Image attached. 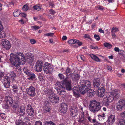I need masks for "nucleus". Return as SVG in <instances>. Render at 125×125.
I'll use <instances>...</instances> for the list:
<instances>
[{"instance_id": "obj_1", "label": "nucleus", "mask_w": 125, "mask_h": 125, "mask_svg": "<svg viewBox=\"0 0 125 125\" xmlns=\"http://www.w3.org/2000/svg\"><path fill=\"white\" fill-rule=\"evenodd\" d=\"M10 60L11 63L15 67H18L21 64V61L25 63V59L23 54L21 52H17L15 54L11 53Z\"/></svg>"}, {"instance_id": "obj_2", "label": "nucleus", "mask_w": 125, "mask_h": 125, "mask_svg": "<svg viewBox=\"0 0 125 125\" xmlns=\"http://www.w3.org/2000/svg\"><path fill=\"white\" fill-rule=\"evenodd\" d=\"M120 92L119 89H115L111 92L106 94L102 101L103 104L106 106L109 105L108 102H111L114 100H116L119 97Z\"/></svg>"}, {"instance_id": "obj_3", "label": "nucleus", "mask_w": 125, "mask_h": 125, "mask_svg": "<svg viewBox=\"0 0 125 125\" xmlns=\"http://www.w3.org/2000/svg\"><path fill=\"white\" fill-rule=\"evenodd\" d=\"M71 82L68 81L67 79L64 80L63 83L57 82L55 86V89L57 90L58 94L61 95H64L65 93V89L64 85L65 86L67 90H71Z\"/></svg>"}, {"instance_id": "obj_4", "label": "nucleus", "mask_w": 125, "mask_h": 125, "mask_svg": "<svg viewBox=\"0 0 125 125\" xmlns=\"http://www.w3.org/2000/svg\"><path fill=\"white\" fill-rule=\"evenodd\" d=\"M91 86V82L88 80H82L79 83V89L80 92L82 94L86 93V90L88 87Z\"/></svg>"}, {"instance_id": "obj_5", "label": "nucleus", "mask_w": 125, "mask_h": 125, "mask_svg": "<svg viewBox=\"0 0 125 125\" xmlns=\"http://www.w3.org/2000/svg\"><path fill=\"white\" fill-rule=\"evenodd\" d=\"M100 103L95 100H93L91 102L89 107L90 111L92 112L95 113L99 110L101 108Z\"/></svg>"}, {"instance_id": "obj_6", "label": "nucleus", "mask_w": 125, "mask_h": 125, "mask_svg": "<svg viewBox=\"0 0 125 125\" xmlns=\"http://www.w3.org/2000/svg\"><path fill=\"white\" fill-rule=\"evenodd\" d=\"M47 96L48 97L50 101L54 103H57L59 101V97L55 95L53 91L50 89L46 92Z\"/></svg>"}, {"instance_id": "obj_7", "label": "nucleus", "mask_w": 125, "mask_h": 125, "mask_svg": "<svg viewBox=\"0 0 125 125\" xmlns=\"http://www.w3.org/2000/svg\"><path fill=\"white\" fill-rule=\"evenodd\" d=\"M80 109L78 121L81 123L85 124L86 121V119L84 117V112L83 110V108L80 105H78Z\"/></svg>"}, {"instance_id": "obj_8", "label": "nucleus", "mask_w": 125, "mask_h": 125, "mask_svg": "<svg viewBox=\"0 0 125 125\" xmlns=\"http://www.w3.org/2000/svg\"><path fill=\"white\" fill-rule=\"evenodd\" d=\"M30 121L28 118L26 117L23 121L19 119L16 123V125H31Z\"/></svg>"}, {"instance_id": "obj_9", "label": "nucleus", "mask_w": 125, "mask_h": 125, "mask_svg": "<svg viewBox=\"0 0 125 125\" xmlns=\"http://www.w3.org/2000/svg\"><path fill=\"white\" fill-rule=\"evenodd\" d=\"M14 100L13 101L11 97L8 96L5 97L4 103L5 106L8 107L9 106V105H11L12 104L14 103Z\"/></svg>"}, {"instance_id": "obj_10", "label": "nucleus", "mask_w": 125, "mask_h": 125, "mask_svg": "<svg viewBox=\"0 0 125 125\" xmlns=\"http://www.w3.org/2000/svg\"><path fill=\"white\" fill-rule=\"evenodd\" d=\"M43 69L45 73L46 74L50 73L52 71V68L50 64L48 62H46L43 66Z\"/></svg>"}, {"instance_id": "obj_11", "label": "nucleus", "mask_w": 125, "mask_h": 125, "mask_svg": "<svg viewBox=\"0 0 125 125\" xmlns=\"http://www.w3.org/2000/svg\"><path fill=\"white\" fill-rule=\"evenodd\" d=\"M26 90L28 94L30 96H33L35 95V89L33 86H31L27 88Z\"/></svg>"}, {"instance_id": "obj_12", "label": "nucleus", "mask_w": 125, "mask_h": 125, "mask_svg": "<svg viewBox=\"0 0 125 125\" xmlns=\"http://www.w3.org/2000/svg\"><path fill=\"white\" fill-rule=\"evenodd\" d=\"M43 62L42 60L38 61L36 64V70L38 72H40L42 70V67Z\"/></svg>"}, {"instance_id": "obj_13", "label": "nucleus", "mask_w": 125, "mask_h": 125, "mask_svg": "<svg viewBox=\"0 0 125 125\" xmlns=\"http://www.w3.org/2000/svg\"><path fill=\"white\" fill-rule=\"evenodd\" d=\"M1 43L3 47L7 50L9 49L11 47V45L9 42L7 40L2 39Z\"/></svg>"}, {"instance_id": "obj_14", "label": "nucleus", "mask_w": 125, "mask_h": 125, "mask_svg": "<svg viewBox=\"0 0 125 125\" xmlns=\"http://www.w3.org/2000/svg\"><path fill=\"white\" fill-rule=\"evenodd\" d=\"M24 72L30 77L28 78L30 80H33L35 78V77L34 74L31 72L26 68H24L23 69Z\"/></svg>"}, {"instance_id": "obj_15", "label": "nucleus", "mask_w": 125, "mask_h": 125, "mask_svg": "<svg viewBox=\"0 0 125 125\" xmlns=\"http://www.w3.org/2000/svg\"><path fill=\"white\" fill-rule=\"evenodd\" d=\"M70 111L71 115L72 117H75L77 116L78 110L77 107L76 106H71Z\"/></svg>"}, {"instance_id": "obj_16", "label": "nucleus", "mask_w": 125, "mask_h": 125, "mask_svg": "<svg viewBox=\"0 0 125 125\" xmlns=\"http://www.w3.org/2000/svg\"><path fill=\"white\" fill-rule=\"evenodd\" d=\"M3 83L6 88H9L10 82V80L9 77L5 76L3 79Z\"/></svg>"}, {"instance_id": "obj_17", "label": "nucleus", "mask_w": 125, "mask_h": 125, "mask_svg": "<svg viewBox=\"0 0 125 125\" xmlns=\"http://www.w3.org/2000/svg\"><path fill=\"white\" fill-rule=\"evenodd\" d=\"M115 119V116L114 115H111L108 117L106 123H108V125H110L114 122Z\"/></svg>"}, {"instance_id": "obj_18", "label": "nucleus", "mask_w": 125, "mask_h": 125, "mask_svg": "<svg viewBox=\"0 0 125 125\" xmlns=\"http://www.w3.org/2000/svg\"><path fill=\"white\" fill-rule=\"evenodd\" d=\"M67 109V105L65 103H61V104L60 111L62 113H65L66 112Z\"/></svg>"}, {"instance_id": "obj_19", "label": "nucleus", "mask_w": 125, "mask_h": 125, "mask_svg": "<svg viewBox=\"0 0 125 125\" xmlns=\"http://www.w3.org/2000/svg\"><path fill=\"white\" fill-rule=\"evenodd\" d=\"M103 85L98 88V96L100 97L103 96L105 93V89L103 87Z\"/></svg>"}, {"instance_id": "obj_20", "label": "nucleus", "mask_w": 125, "mask_h": 125, "mask_svg": "<svg viewBox=\"0 0 125 125\" xmlns=\"http://www.w3.org/2000/svg\"><path fill=\"white\" fill-rule=\"evenodd\" d=\"M26 109L28 115L30 116H33L34 111L31 106L30 105H28Z\"/></svg>"}, {"instance_id": "obj_21", "label": "nucleus", "mask_w": 125, "mask_h": 125, "mask_svg": "<svg viewBox=\"0 0 125 125\" xmlns=\"http://www.w3.org/2000/svg\"><path fill=\"white\" fill-rule=\"evenodd\" d=\"M25 108L23 106H21L20 107L18 110L17 113L19 115L23 116L25 114Z\"/></svg>"}, {"instance_id": "obj_22", "label": "nucleus", "mask_w": 125, "mask_h": 125, "mask_svg": "<svg viewBox=\"0 0 125 125\" xmlns=\"http://www.w3.org/2000/svg\"><path fill=\"white\" fill-rule=\"evenodd\" d=\"M87 91L88 95L90 97H92L95 94V93L93 90L89 88H87L86 90Z\"/></svg>"}, {"instance_id": "obj_23", "label": "nucleus", "mask_w": 125, "mask_h": 125, "mask_svg": "<svg viewBox=\"0 0 125 125\" xmlns=\"http://www.w3.org/2000/svg\"><path fill=\"white\" fill-rule=\"evenodd\" d=\"M9 75L11 78L13 82H15L16 83H18V81L15 80V79L16 78V75L14 72L12 71L10 72L9 73Z\"/></svg>"}, {"instance_id": "obj_24", "label": "nucleus", "mask_w": 125, "mask_h": 125, "mask_svg": "<svg viewBox=\"0 0 125 125\" xmlns=\"http://www.w3.org/2000/svg\"><path fill=\"white\" fill-rule=\"evenodd\" d=\"M70 76L71 77L72 80L74 81L78 80L80 78L79 75L75 73H72Z\"/></svg>"}, {"instance_id": "obj_25", "label": "nucleus", "mask_w": 125, "mask_h": 125, "mask_svg": "<svg viewBox=\"0 0 125 125\" xmlns=\"http://www.w3.org/2000/svg\"><path fill=\"white\" fill-rule=\"evenodd\" d=\"M73 92V95L75 97H78L80 96V93L78 88H74Z\"/></svg>"}, {"instance_id": "obj_26", "label": "nucleus", "mask_w": 125, "mask_h": 125, "mask_svg": "<svg viewBox=\"0 0 125 125\" xmlns=\"http://www.w3.org/2000/svg\"><path fill=\"white\" fill-rule=\"evenodd\" d=\"M100 80L98 78L94 79L93 82V85L94 87L96 88L99 87L100 85Z\"/></svg>"}, {"instance_id": "obj_27", "label": "nucleus", "mask_w": 125, "mask_h": 125, "mask_svg": "<svg viewBox=\"0 0 125 125\" xmlns=\"http://www.w3.org/2000/svg\"><path fill=\"white\" fill-rule=\"evenodd\" d=\"M25 56L27 59H29L31 61H33V55L31 53H28L25 55Z\"/></svg>"}, {"instance_id": "obj_28", "label": "nucleus", "mask_w": 125, "mask_h": 125, "mask_svg": "<svg viewBox=\"0 0 125 125\" xmlns=\"http://www.w3.org/2000/svg\"><path fill=\"white\" fill-rule=\"evenodd\" d=\"M63 73L64 74H66V75L67 76H71V74H72L73 73H72V72L71 71L70 68H68L66 71L64 72H63Z\"/></svg>"}, {"instance_id": "obj_29", "label": "nucleus", "mask_w": 125, "mask_h": 125, "mask_svg": "<svg viewBox=\"0 0 125 125\" xmlns=\"http://www.w3.org/2000/svg\"><path fill=\"white\" fill-rule=\"evenodd\" d=\"M90 56L92 59L97 62L100 61L99 58L97 57L96 55L93 54H90Z\"/></svg>"}, {"instance_id": "obj_30", "label": "nucleus", "mask_w": 125, "mask_h": 125, "mask_svg": "<svg viewBox=\"0 0 125 125\" xmlns=\"http://www.w3.org/2000/svg\"><path fill=\"white\" fill-rule=\"evenodd\" d=\"M51 109L48 106L45 105L43 107V111L44 113L49 112L50 111Z\"/></svg>"}, {"instance_id": "obj_31", "label": "nucleus", "mask_w": 125, "mask_h": 125, "mask_svg": "<svg viewBox=\"0 0 125 125\" xmlns=\"http://www.w3.org/2000/svg\"><path fill=\"white\" fill-rule=\"evenodd\" d=\"M21 14L19 10L18 9H16L15 10L14 12L13 13L14 16L15 17H18Z\"/></svg>"}, {"instance_id": "obj_32", "label": "nucleus", "mask_w": 125, "mask_h": 125, "mask_svg": "<svg viewBox=\"0 0 125 125\" xmlns=\"http://www.w3.org/2000/svg\"><path fill=\"white\" fill-rule=\"evenodd\" d=\"M6 36V33L3 30H0V38H4Z\"/></svg>"}, {"instance_id": "obj_33", "label": "nucleus", "mask_w": 125, "mask_h": 125, "mask_svg": "<svg viewBox=\"0 0 125 125\" xmlns=\"http://www.w3.org/2000/svg\"><path fill=\"white\" fill-rule=\"evenodd\" d=\"M12 88L13 92L16 93H17L18 91V86L15 84H14Z\"/></svg>"}, {"instance_id": "obj_34", "label": "nucleus", "mask_w": 125, "mask_h": 125, "mask_svg": "<svg viewBox=\"0 0 125 125\" xmlns=\"http://www.w3.org/2000/svg\"><path fill=\"white\" fill-rule=\"evenodd\" d=\"M76 39H70L68 41V43L70 44H74L76 43Z\"/></svg>"}, {"instance_id": "obj_35", "label": "nucleus", "mask_w": 125, "mask_h": 125, "mask_svg": "<svg viewBox=\"0 0 125 125\" xmlns=\"http://www.w3.org/2000/svg\"><path fill=\"white\" fill-rule=\"evenodd\" d=\"M104 45L106 47L109 49H110L112 48V45L110 44L107 42H105L104 44Z\"/></svg>"}, {"instance_id": "obj_36", "label": "nucleus", "mask_w": 125, "mask_h": 125, "mask_svg": "<svg viewBox=\"0 0 125 125\" xmlns=\"http://www.w3.org/2000/svg\"><path fill=\"white\" fill-rule=\"evenodd\" d=\"M33 8L34 10L37 11H39L41 10V7L38 4L36 5L33 7Z\"/></svg>"}, {"instance_id": "obj_37", "label": "nucleus", "mask_w": 125, "mask_h": 125, "mask_svg": "<svg viewBox=\"0 0 125 125\" xmlns=\"http://www.w3.org/2000/svg\"><path fill=\"white\" fill-rule=\"evenodd\" d=\"M54 34V33H48L44 34V36L45 37L46 36L52 37L53 36Z\"/></svg>"}, {"instance_id": "obj_38", "label": "nucleus", "mask_w": 125, "mask_h": 125, "mask_svg": "<svg viewBox=\"0 0 125 125\" xmlns=\"http://www.w3.org/2000/svg\"><path fill=\"white\" fill-rule=\"evenodd\" d=\"M119 125H125V119L121 120L119 121Z\"/></svg>"}, {"instance_id": "obj_39", "label": "nucleus", "mask_w": 125, "mask_h": 125, "mask_svg": "<svg viewBox=\"0 0 125 125\" xmlns=\"http://www.w3.org/2000/svg\"><path fill=\"white\" fill-rule=\"evenodd\" d=\"M119 31L118 28L115 27H113L112 29L111 32L115 33L118 31Z\"/></svg>"}, {"instance_id": "obj_40", "label": "nucleus", "mask_w": 125, "mask_h": 125, "mask_svg": "<svg viewBox=\"0 0 125 125\" xmlns=\"http://www.w3.org/2000/svg\"><path fill=\"white\" fill-rule=\"evenodd\" d=\"M45 125H55L54 123L51 121H46Z\"/></svg>"}, {"instance_id": "obj_41", "label": "nucleus", "mask_w": 125, "mask_h": 125, "mask_svg": "<svg viewBox=\"0 0 125 125\" xmlns=\"http://www.w3.org/2000/svg\"><path fill=\"white\" fill-rule=\"evenodd\" d=\"M29 9L28 6L27 5H25L23 7V10L24 11H27Z\"/></svg>"}, {"instance_id": "obj_42", "label": "nucleus", "mask_w": 125, "mask_h": 125, "mask_svg": "<svg viewBox=\"0 0 125 125\" xmlns=\"http://www.w3.org/2000/svg\"><path fill=\"white\" fill-rule=\"evenodd\" d=\"M6 118L5 115L4 113H1L0 115V119H5Z\"/></svg>"}, {"instance_id": "obj_43", "label": "nucleus", "mask_w": 125, "mask_h": 125, "mask_svg": "<svg viewBox=\"0 0 125 125\" xmlns=\"http://www.w3.org/2000/svg\"><path fill=\"white\" fill-rule=\"evenodd\" d=\"M58 76L60 79H63L64 78V75L62 74L59 73L58 75Z\"/></svg>"}, {"instance_id": "obj_44", "label": "nucleus", "mask_w": 125, "mask_h": 125, "mask_svg": "<svg viewBox=\"0 0 125 125\" xmlns=\"http://www.w3.org/2000/svg\"><path fill=\"white\" fill-rule=\"evenodd\" d=\"M76 43L79 46H81L82 44V43L80 42L79 40H76Z\"/></svg>"}, {"instance_id": "obj_45", "label": "nucleus", "mask_w": 125, "mask_h": 125, "mask_svg": "<svg viewBox=\"0 0 125 125\" xmlns=\"http://www.w3.org/2000/svg\"><path fill=\"white\" fill-rule=\"evenodd\" d=\"M35 125H42V122L40 121H36L35 123Z\"/></svg>"}, {"instance_id": "obj_46", "label": "nucleus", "mask_w": 125, "mask_h": 125, "mask_svg": "<svg viewBox=\"0 0 125 125\" xmlns=\"http://www.w3.org/2000/svg\"><path fill=\"white\" fill-rule=\"evenodd\" d=\"M94 38L98 41L100 39V37L98 35L95 34L94 35Z\"/></svg>"}, {"instance_id": "obj_47", "label": "nucleus", "mask_w": 125, "mask_h": 125, "mask_svg": "<svg viewBox=\"0 0 125 125\" xmlns=\"http://www.w3.org/2000/svg\"><path fill=\"white\" fill-rule=\"evenodd\" d=\"M49 12L50 14H51V15H53L55 13L54 11L52 9H51L50 10Z\"/></svg>"}, {"instance_id": "obj_48", "label": "nucleus", "mask_w": 125, "mask_h": 125, "mask_svg": "<svg viewBox=\"0 0 125 125\" xmlns=\"http://www.w3.org/2000/svg\"><path fill=\"white\" fill-rule=\"evenodd\" d=\"M84 37L88 39H90L91 38L90 35L88 34H85L84 35Z\"/></svg>"}, {"instance_id": "obj_49", "label": "nucleus", "mask_w": 125, "mask_h": 125, "mask_svg": "<svg viewBox=\"0 0 125 125\" xmlns=\"http://www.w3.org/2000/svg\"><path fill=\"white\" fill-rule=\"evenodd\" d=\"M80 57L81 59L83 61H84L85 59V58L84 56L83 55H80Z\"/></svg>"}, {"instance_id": "obj_50", "label": "nucleus", "mask_w": 125, "mask_h": 125, "mask_svg": "<svg viewBox=\"0 0 125 125\" xmlns=\"http://www.w3.org/2000/svg\"><path fill=\"white\" fill-rule=\"evenodd\" d=\"M32 27L35 30L39 29L40 28V27L39 26H32Z\"/></svg>"}, {"instance_id": "obj_51", "label": "nucleus", "mask_w": 125, "mask_h": 125, "mask_svg": "<svg viewBox=\"0 0 125 125\" xmlns=\"http://www.w3.org/2000/svg\"><path fill=\"white\" fill-rule=\"evenodd\" d=\"M3 28L1 21H0V30H3Z\"/></svg>"}, {"instance_id": "obj_52", "label": "nucleus", "mask_w": 125, "mask_h": 125, "mask_svg": "<svg viewBox=\"0 0 125 125\" xmlns=\"http://www.w3.org/2000/svg\"><path fill=\"white\" fill-rule=\"evenodd\" d=\"M111 33H112V37L113 38H115L116 36L115 34V33L111 31Z\"/></svg>"}, {"instance_id": "obj_53", "label": "nucleus", "mask_w": 125, "mask_h": 125, "mask_svg": "<svg viewBox=\"0 0 125 125\" xmlns=\"http://www.w3.org/2000/svg\"><path fill=\"white\" fill-rule=\"evenodd\" d=\"M31 43L32 44H33L35 43L36 42L34 39H31L30 40Z\"/></svg>"}, {"instance_id": "obj_54", "label": "nucleus", "mask_w": 125, "mask_h": 125, "mask_svg": "<svg viewBox=\"0 0 125 125\" xmlns=\"http://www.w3.org/2000/svg\"><path fill=\"white\" fill-rule=\"evenodd\" d=\"M21 16L23 17H25L26 16V14L25 13H21L20 14Z\"/></svg>"}, {"instance_id": "obj_55", "label": "nucleus", "mask_w": 125, "mask_h": 125, "mask_svg": "<svg viewBox=\"0 0 125 125\" xmlns=\"http://www.w3.org/2000/svg\"><path fill=\"white\" fill-rule=\"evenodd\" d=\"M114 50L117 52H119L120 51V49L119 48L117 47H115L114 48Z\"/></svg>"}, {"instance_id": "obj_56", "label": "nucleus", "mask_w": 125, "mask_h": 125, "mask_svg": "<svg viewBox=\"0 0 125 125\" xmlns=\"http://www.w3.org/2000/svg\"><path fill=\"white\" fill-rule=\"evenodd\" d=\"M91 47L92 49H97L98 48V47L97 46L94 47L93 46H91Z\"/></svg>"}, {"instance_id": "obj_57", "label": "nucleus", "mask_w": 125, "mask_h": 125, "mask_svg": "<svg viewBox=\"0 0 125 125\" xmlns=\"http://www.w3.org/2000/svg\"><path fill=\"white\" fill-rule=\"evenodd\" d=\"M67 37L65 36H64L62 38V40L63 41L66 40L67 39Z\"/></svg>"}, {"instance_id": "obj_58", "label": "nucleus", "mask_w": 125, "mask_h": 125, "mask_svg": "<svg viewBox=\"0 0 125 125\" xmlns=\"http://www.w3.org/2000/svg\"><path fill=\"white\" fill-rule=\"evenodd\" d=\"M38 78L40 81H43V79L42 76H38Z\"/></svg>"}, {"instance_id": "obj_59", "label": "nucleus", "mask_w": 125, "mask_h": 125, "mask_svg": "<svg viewBox=\"0 0 125 125\" xmlns=\"http://www.w3.org/2000/svg\"><path fill=\"white\" fill-rule=\"evenodd\" d=\"M101 117L103 119H104L105 118L106 115L104 113H103L101 115Z\"/></svg>"}, {"instance_id": "obj_60", "label": "nucleus", "mask_w": 125, "mask_h": 125, "mask_svg": "<svg viewBox=\"0 0 125 125\" xmlns=\"http://www.w3.org/2000/svg\"><path fill=\"white\" fill-rule=\"evenodd\" d=\"M19 22L21 24H23L24 23V22L22 19H21L19 21Z\"/></svg>"}, {"instance_id": "obj_61", "label": "nucleus", "mask_w": 125, "mask_h": 125, "mask_svg": "<svg viewBox=\"0 0 125 125\" xmlns=\"http://www.w3.org/2000/svg\"><path fill=\"white\" fill-rule=\"evenodd\" d=\"M98 119L100 121L102 119V117H101V115H98Z\"/></svg>"}, {"instance_id": "obj_62", "label": "nucleus", "mask_w": 125, "mask_h": 125, "mask_svg": "<svg viewBox=\"0 0 125 125\" xmlns=\"http://www.w3.org/2000/svg\"><path fill=\"white\" fill-rule=\"evenodd\" d=\"M99 32L100 33H104V32L103 30H102L101 29H99Z\"/></svg>"}, {"instance_id": "obj_63", "label": "nucleus", "mask_w": 125, "mask_h": 125, "mask_svg": "<svg viewBox=\"0 0 125 125\" xmlns=\"http://www.w3.org/2000/svg\"><path fill=\"white\" fill-rule=\"evenodd\" d=\"M119 54L120 55L123 56L125 58V52H124L122 53H119Z\"/></svg>"}, {"instance_id": "obj_64", "label": "nucleus", "mask_w": 125, "mask_h": 125, "mask_svg": "<svg viewBox=\"0 0 125 125\" xmlns=\"http://www.w3.org/2000/svg\"><path fill=\"white\" fill-rule=\"evenodd\" d=\"M121 115L122 117L125 116V111L121 114Z\"/></svg>"}]
</instances>
